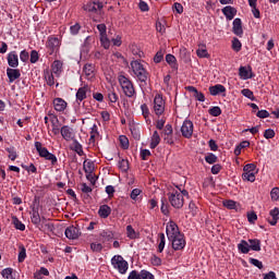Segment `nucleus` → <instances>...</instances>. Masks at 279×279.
Here are the masks:
<instances>
[{"label": "nucleus", "instance_id": "obj_1", "mask_svg": "<svg viewBox=\"0 0 279 279\" xmlns=\"http://www.w3.org/2000/svg\"><path fill=\"white\" fill-rule=\"evenodd\" d=\"M131 69L137 80L142 84V86H147V82H150L151 74L147 72L145 65L141 62V60H134L131 62Z\"/></svg>", "mask_w": 279, "mask_h": 279}, {"label": "nucleus", "instance_id": "obj_2", "mask_svg": "<svg viewBox=\"0 0 279 279\" xmlns=\"http://www.w3.org/2000/svg\"><path fill=\"white\" fill-rule=\"evenodd\" d=\"M118 82L125 97H129V98L136 97V89L134 88V83L132 82V80H130V77L123 74H120L118 76Z\"/></svg>", "mask_w": 279, "mask_h": 279}, {"label": "nucleus", "instance_id": "obj_3", "mask_svg": "<svg viewBox=\"0 0 279 279\" xmlns=\"http://www.w3.org/2000/svg\"><path fill=\"white\" fill-rule=\"evenodd\" d=\"M111 265L113 269H117L119 274H128V269L130 268V264H128V260L123 258L121 255H114L111 258Z\"/></svg>", "mask_w": 279, "mask_h": 279}, {"label": "nucleus", "instance_id": "obj_4", "mask_svg": "<svg viewBox=\"0 0 279 279\" xmlns=\"http://www.w3.org/2000/svg\"><path fill=\"white\" fill-rule=\"evenodd\" d=\"M60 39L53 35H50L46 41L48 56H58V51H60Z\"/></svg>", "mask_w": 279, "mask_h": 279}, {"label": "nucleus", "instance_id": "obj_5", "mask_svg": "<svg viewBox=\"0 0 279 279\" xmlns=\"http://www.w3.org/2000/svg\"><path fill=\"white\" fill-rule=\"evenodd\" d=\"M168 199L173 208L180 209L182 206H184V198L178 190L168 193Z\"/></svg>", "mask_w": 279, "mask_h": 279}, {"label": "nucleus", "instance_id": "obj_6", "mask_svg": "<svg viewBox=\"0 0 279 279\" xmlns=\"http://www.w3.org/2000/svg\"><path fill=\"white\" fill-rule=\"evenodd\" d=\"M171 242L172 250L174 252H180V250H184L186 247V238L184 233H180L179 235H174L173 238L168 239Z\"/></svg>", "mask_w": 279, "mask_h": 279}, {"label": "nucleus", "instance_id": "obj_7", "mask_svg": "<svg viewBox=\"0 0 279 279\" xmlns=\"http://www.w3.org/2000/svg\"><path fill=\"white\" fill-rule=\"evenodd\" d=\"M166 234L169 239H172L173 236H178L179 234H182V232H180V227H178V223H175V221L170 220L167 226H166Z\"/></svg>", "mask_w": 279, "mask_h": 279}, {"label": "nucleus", "instance_id": "obj_8", "mask_svg": "<svg viewBox=\"0 0 279 279\" xmlns=\"http://www.w3.org/2000/svg\"><path fill=\"white\" fill-rule=\"evenodd\" d=\"M154 111L157 117L163 114L165 112V99H162V95L157 94L154 99Z\"/></svg>", "mask_w": 279, "mask_h": 279}, {"label": "nucleus", "instance_id": "obj_9", "mask_svg": "<svg viewBox=\"0 0 279 279\" xmlns=\"http://www.w3.org/2000/svg\"><path fill=\"white\" fill-rule=\"evenodd\" d=\"M102 9L104 2L92 1L83 5V10H85V12H92L93 14H97V12L101 11Z\"/></svg>", "mask_w": 279, "mask_h": 279}, {"label": "nucleus", "instance_id": "obj_10", "mask_svg": "<svg viewBox=\"0 0 279 279\" xmlns=\"http://www.w3.org/2000/svg\"><path fill=\"white\" fill-rule=\"evenodd\" d=\"M193 121L191 120H184L182 126H181V133L184 138H191L193 136Z\"/></svg>", "mask_w": 279, "mask_h": 279}, {"label": "nucleus", "instance_id": "obj_11", "mask_svg": "<svg viewBox=\"0 0 279 279\" xmlns=\"http://www.w3.org/2000/svg\"><path fill=\"white\" fill-rule=\"evenodd\" d=\"M60 134L68 143L75 141V132H73V129L69 125H63L60 130Z\"/></svg>", "mask_w": 279, "mask_h": 279}, {"label": "nucleus", "instance_id": "obj_12", "mask_svg": "<svg viewBox=\"0 0 279 279\" xmlns=\"http://www.w3.org/2000/svg\"><path fill=\"white\" fill-rule=\"evenodd\" d=\"M239 75H240V80H252V77H255L254 72H252V68L248 66H243L241 65L239 68Z\"/></svg>", "mask_w": 279, "mask_h": 279}, {"label": "nucleus", "instance_id": "obj_13", "mask_svg": "<svg viewBox=\"0 0 279 279\" xmlns=\"http://www.w3.org/2000/svg\"><path fill=\"white\" fill-rule=\"evenodd\" d=\"M66 239H70L71 241H75V239H80V229L75 226H70L65 229L64 232Z\"/></svg>", "mask_w": 279, "mask_h": 279}, {"label": "nucleus", "instance_id": "obj_14", "mask_svg": "<svg viewBox=\"0 0 279 279\" xmlns=\"http://www.w3.org/2000/svg\"><path fill=\"white\" fill-rule=\"evenodd\" d=\"M88 93H90V86L84 85L83 87H80L76 92V101L82 104V101L86 99Z\"/></svg>", "mask_w": 279, "mask_h": 279}, {"label": "nucleus", "instance_id": "obj_15", "mask_svg": "<svg viewBox=\"0 0 279 279\" xmlns=\"http://www.w3.org/2000/svg\"><path fill=\"white\" fill-rule=\"evenodd\" d=\"M232 32L235 36H239V38H243V22L241 19L236 17L233 20Z\"/></svg>", "mask_w": 279, "mask_h": 279}, {"label": "nucleus", "instance_id": "obj_16", "mask_svg": "<svg viewBox=\"0 0 279 279\" xmlns=\"http://www.w3.org/2000/svg\"><path fill=\"white\" fill-rule=\"evenodd\" d=\"M185 89L187 90V93H192L193 97L196 99V101H206V96L204 95V93L197 90V87L195 86H186Z\"/></svg>", "mask_w": 279, "mask_h": 279}, {"label": "nucleus", "instance_id": "obj_17", "mask_svg": "<svg viewBox=\"0 0 279 279\" xmlns=\"http://www.w3.org/2000/svg\"><path fill=\"white\" fill-rule=\"evenodd\" d=\"M7 62L11 69H17L19 68V54L16 51H11L8 53Z\"/></svg>", "mask_w": 279, "mask_h": 279}, {"label": "nucleus", "instance_id": "obj_18", "mask_svg": "<svg viewBox=\"0 0 279 279\" xmlns=\"http://www.w3.org/2000/svg\"><path fill=\"white\" fill-rule=\"evenodd\" d=\"M7 77H9V82L10 84H12L13 82H16V80H19L21 77V70L16 69V68H8L7 69Z\"/></svg>", "mask_w": 279, "mask_h": 279}, {"label": "nucleus", "instance_id": "obj_19", "mask_svg": "<svg viewBox=\"0 0 279 279\" xmlns=\"http://www.w3.org/2000/svg\"><path fill=\"white\" fill-rule=\"evenodd\" d=\"M112 214V208L108 205H100L98 215L101 219H108Z\"/></svg>", "mask_w": 279, "mask_h": 279}, {"label": "nucleus", "instance_id": "obj_20", "mask_svg": "<svg viewBox=\"0 0 279 279\" xmlns=\"http://www.w3.org/2000/svg\"><path fill=\"white\" fill-rule=\"evenodd\" d=\"M53 106H54V110H57V112H64L66 110L68 104L62 98H54Z\"/></svg>", "mask_w": 279, "mask_h": 279}, {"label": "nucleus", "instance_id": "obj_21", "mask_svg": "<svg viewBox=\"0 0 279 279\" xmlns=\"http://www.w3.org/2000/svg\"><path fill=\"white\" fill-rule=\"evenodd\" d=\"M209 93L213 97H217V95H221V93H226V86H223L221 84L210 86Z\"/></svg>", "mask_w": 279, "mask_h": 279}, {"label": "nucleus", "instance_id": "obj_22", "mask_svg": "<svg viewBox=\"0 0 279 279\" xmlns=\"http://www.w3.org/2000/svg\"><path fill=\"white\" fill-rule=\"evenodd\" d=\"M166 62L169 64L170 69H172V71H178L179 65H178V59H175V56L168 53L166 56Z\"/></svg>", "mask_w": 279, "mask_h": 279}, {"label": "nucleus", "instance_id": "obj_23", "mask_svg": "<svg viewBox=\"0 0 279 279\" xmlns=\"http://www.w3.org/2000/svg\"><path fill=\"white\" fill-rule=\"evenodd\" d=\"M222 14L226 16V19L228 21H232V19H234V16H236V9H234L232 7H225L222 9Z\"/></svg>", "mask_w": 279, "mask_h": 279}, {"label": "nucleus", "instance_id": "obj_24", "mask_svg": "<svg viewBox=\"0 0 279 279\" xmlns=\"http://www.w3.org/2000/svg\"><path fill=\"white\" fill-rule=\"evenodd\" d=\"M250 242L241 240L238 244V252H240V254H250Z\"/></svg>", "mask_w": 279, "mask_h": 279}, {"label": "nucleus", "instance_id": "obj_25", "mask_svg": "<svg viewBox=\"0 0 279 279\" xmlns=\"http://www.w3.org/2000/svg\"><path fill=\"white\" fill-rule=\"evenodd\" d=\"M35 149L37 154H39L40 158H45L49 154V149L47 147H43V143L40 142H35Z\"/></svg>", "mask_w": 279, "mask_h": 279}, {"label": "nucleus", "instance_id": "obj_26", "mask_svg": "<svg viewBox=\"0 0 279 279\" xmlns=\"http://www.w3.org/2000/svg\"><path fill=\"white\" fill-rule=\"evenodd\" d=\"M248 247L252 252H260V240L258 239H248Z\"/></svg>", "mask_w": 279, "mask_h": 279}, {"label": "nucleus", "instance_id": "obj_27", "mask_svg": "<svg viewBox=\"0 0 279 279\" xmlns=\"http://www.w3.org/2000/svg\"><path fill=\"white\" fill-rule=\"evenodd\" d=\"M52 75H57V77H60V73H62V61L56 60L52 63Z\"/></svg>", "mask_w": 279, "mask_h": 279}, {"label": "nucleus", "instance_id": "obj_28", "mask_svg": "<svg viewBox=\"0 0 279 279\" xmlns=\"http://www.w3.org/2000/svg\"><path fill=\"white\" fill-rule=\"evenodd\" d=\"M158 145H160V134H158V131H154L150 141V149H156Z\"/></svg>", "mask_w": 279, "mask_h": 279}, {"label": "nucleus", "instance_id": "obj_29", "mask_svg": "<svg viewBox=\"0 0 279 279\" xmlns=\"http://www.w3.org/2000/svg\"><path fill=\"white\" fill-rule=\"evenodd\" d=\"M83 73H85L86 77H93L95 75V65L86 63L83 68Z\"/></svg>", "mask_w": 279, "mask_h": 279}, {"label": "nucleus", "instance_id": "obj_30", "mask_svg": "<svg viewBox=\"0 0 279 279\" xmlns=\"http://www.w3.org/2000/svg\"><path fill=\"white\" fill-rule=\"evenodd\" d=\"M118 167L122 173H128L130 170V161L128 159H120L118 162Z\"/></svg>", "mask_w": 279, "mask_h": 279}, {"label": "nucleus", "instance_id": "obj_31", "mask_svg": "<svg viewBox=\"0 0 279 279\" xmlns=\"http://www.w3.org/2000/svg\"><path fill=\"white\" fill-rule=\"evenodd\" d=\"M19 255H17V262L19 263H25V259L27 258V250L24 245L19 246Z\"/></svg>", "mask_w": 279, "mask_h": 279}, {"label": "nucleus", "instance_id": "obj_32", "mask_svg": "<svg viewBox=\"0 0 279 279\" xmlns=\"http://www.w3.org/2000/svg\"><path fill=\"white\" fill-rule=\"evenodd\" d=\"M158 239H159V244H158L157 251L159 252V254H162V252H165V245L167 244V239L165 238V233H159Z\"/></svg>", "mask_w": 279, "mask_h": 279}, {"label": "nucleus", "instance_id": "obj_33", "mask_svg": "<svg viewBox=\"0 0 279 279\" xmlns=\"http://www.w3.org/2000/svg\"><path fill=\"white\" fill-rule=\"evenodd\" d=\"M12 223L15 228V230H20L21 232H25V223L20 221L16 216L12 217Z\"/></svg>", "mask_w": 279, "mask_h": 279}, {"label": "nucleus", "instance_id": "obj_34", "mask_svg": "<svg viewBox=\"0 0 279 279\" xmlns=\"http://www.w3.org/2000/svg\"><path fill=\"white\" fill-rule=\"evenodd\" d=\"M126 236L131 240L138 239V233H136V230H134L132 225L126 226Z\"/></svg>", "mask_w": 279, "mask_h": 279}, {"label": "nucleus", "instance_id": "obj_35", "mask_svg": "<svg viewBox=\"0 0 279 279\" xmlns=\"http://www.w3.org/2000/svg\"><path fill=\"white\" fill-rule=\"evenodd\" d=\"M83 169L85 173H93L95 171V163L93 161H87L86 160L83 162Z\"/></svg>", "mask_w": 279, "mask_h": 279}, {"label": "nucleus", "instance_id": "obj_36", "mask_svg": "<svg viewBox=\"0 0 279 279\" xmlns=\"http://www.w3.org/2000/svg\"><path fill=\"white\" fill-rule=\"evenodd\" d=\"M248 5L252 9L254 17L260 19V10H258V8H256V1H248Z\"/></svg>", "mask_w": 279, "mask_h": 279}, {"label": "nucleus", "instance_id": "obj_37", "mask_svg": "<svg viewBox=\"0 0 279 279\" xmlns=\"http://www.w3.org/2000/svg\"><path fill=\"white\" fill-rule=\"evenodd\" d=\"M222 206H225V208H228V210H235L236 202H234L232 199H227V201L222 202Z\"/></svg>", "mask_w": 279, "mask_h": 279}, {"label": "nucleus", "instance_id": "obj_38", "mask_svg": "<svg viewBox=\"0 0 279 279\" xmlns=\"http://www.w3.org/2000/svg\"><path fill=\"white\" fill-rule=\"evenodd\" d=\"M100 236L105 240V241H112L114 239V233H112V231L110 230H104L100 233Z\"/></svg>", "mask_w": 279, "mask_h": 279}, {"label": "nucleus", "instance_id": "obj_39", "mask_svg": "<svg viewBox=\"0 0 279 279\" xmlns=\"http://www.w3.org/2000/svg\"><path fill=\"white\" fill-rule=\"evenodd\" d=\"M5 151H8L10 160L14 161L19 157V155H16V148L14 146L5 148Z\"/></svg>", "mask_w": 279, "mask_h": 279}, {"label": "nucleus", "instance_id": "obj_40", "mask_svg": "<svg viewBox=\"0 0 279 279\" xmlns=\"http://www.w3.org/2000/svg\"><path fill=\"white\" fill-rule=\"evenodd\" d=\"M242 180H246L247 182H256V174H254V172H244L242 173Z\"/></svg>", "mask_w": 279, "mask_h": 279}, {"label": "nucleus", "instance_id": "obj_41", "mask_svg": "<svg viewBox=\"0 0 279 279\" xmlns=\"http://www.w3.org/2000/svg\"><path fill=\"white\" fill-rule=\"evenodd\" d=\"M44 158L51 162L52 167H56V165H58V157H56V155L50 151H48V154Z\"/></svg>", "mask_w": 279, "mask_h": 279}, {"label": "nucleus", "instance_id": "obj_42", "mask_svg": "<svg viewBox=\"0 0 279 279\" xmlns=\"http://www.w3.org/2000/svg\"><path fill=\"white\" fill-rule=\"evenodd\" d=\"M217 160H219V158L217 157V155L209 153L207 154V156L205 157V161L208 165H215V162H217Z\"/></svg>", "mask_w": 279, "mask_h": 279}, {"label": "nucleus", "instance_id": "obj_43", "mask_svg": "<svg viewBox=\"0 0 279 279\" xmlns=\"http://www.w3.org/2000/svg\"><path fill=\"white\" fill-rule=\"evenodd\" d=\"M100 44L104 49H110V39L108 38V35L100 36Z\"/></svg>", "mask_w": 279, "mask_h": 279}, {"label": "nucleus", "instance_id": "obj_44", "mask_svg": "<svg viewBox=\"0 0 279 279\" xmlns=\"http://www.w3.org/2000/svg\"><path fill=\"white\" fill-rule=\"evenodd\" d=\"M162 215H169V203L167 202V198H161V208H160Z\"/></svg>", "mask_w": 279, "mask_h": 279}, {"label": "nucleus", "instance_id": "obj_45", "mask_svg": "<svg viewBox=\"0 0 279 279\" xmlns=\"http://www.w3.org/2000/svg\"><path fill=\"white\" fill-rule=\"evenodd\" d=\"M241 95H243V97H246L247 99H251V101H254L255 99L254 92H252L250 88L242 89Z\"/></svg>", "mask_w": 279, "mask_h": 279}, {"label": "nucleus", "instance_id": "obj_46", "mask_svg": "<svg viewBox=\"0 0 279 279\" xmlns=\"http://www.w3.org/2000/svg\"><path fill=\"white\" fill-rule=\"evenodd\" d=\"M141 110L144 119L146 120V123L149 122V107H147L146 104H143L141 106Z\"/></svg>", "mask_w": 279, "mask_h": 279}, {"label": "nucleus", "instance_id": "obj_47", "mask_svg": "<svg viewBox=\"0 0 279 279\" xmlns=\"http://www.w3.org/2000/svg\"><path fill=\"white\" fill-rule=\"evenodd\" d=\"M31 221L34 223V226H40V214L38 211H33Z\"/></svg>", "mask_w": 279, "mask_h": 279}, {"label": "nucleus", "instance_id": "obj_48", "mask_svg": "<svg viewBox=\"0 0 279 279\" xmlns=\"http://www.w3.org/2000/svg\"><path fill=\"white\" fill-rule=\"evenodd\" d=\"M108 99L110 104H117V101H119V95H117L113 89H109Z\"/></svg>", "mask_w": 279, "mask_h": 279}, {"label": "nucleus", "instance_id": "obj_49", "mask_svg": "<svg viewBox=\"0 0 279 279\" xmlns=\"http://www.w3.org/2000/svg\"><path fill=\"white\" fill-rule=\"evenodd\" d=\"M243 47V45L241 44V40H239V38L234 37L232 40V49L233 51H241V48Z\"/></svg>", "mask_w": 279, "mask_h": 279}, {"label": "nucleus", "instance_id": "obj_50", "mask_svg": "<svg viewBox=\"0 0 279 279\" xmlns=\"http://www.w3.org/2000/svg\"><path fill=\"white\" fill-rule=\"evenodd\" d=\"M120 144L122 149H129L130 148V140L125 135H120Z\"/></svg>", "mask_w": 279, "mask_h": 279}, {"label": "nucleus", "instance_id": "obj_51", "mask_svg": "<svg viewBox=\"0 0 279 279\" xmlns=\"http://www.w3.org/2000/svg\"><path fill=\"white\" fill-rule=\"evenodd\" d=\"M161 136H173V126L171 124H167L161 132Z\"/></svg>", "mask_w": 279, "mask_h": 279}, {"label": "nucleus", "instance_id": "obj_52", "mask_svg": "<svg viewBox=\"0 0 279 279\" xmlns=\"http://www.w3.org/2000/svg\"><path fill=\"white\" fill-rule=\"evenodd\" d=\"M208 113L210 114V117H220L221 108L218 106L211 107L209 108Z\"/></svg>", "mask_w": 279, "mask_h": 279}, {"label": "nucleus", "instance_id": "obj_53", "mask_svg": "<svg viewBox=\"0 0 279 279\" xmlns=\"http://www.w3.org/2000/svg\"><path fill=\"white\" fill-rule=\"evenodd\" d=\"M81 29H82V26L80 25V23H76L70 27V34L72 36H77Z\"/></svg>", "mask_w": 279, "mask_h": 279}, {"label": "nucleus", "instance_id": "obj_54", "mask_svg": "<svg viewBox=\"0 0 279 279\" xmlns=\"http://www.w3.org/2000/svg\"><path fill=\"white\" fill-rule=\"evenodd\" d=\"M248 263L251 264V265H253L254 267H257V269H263V262H260V260H258V259H256V258H253V257H250L248 258Z\"/></svg>", "mask_w": 279, "mask_h": 279}, {"label": "nucleus", "instance_id": "obj_55", "mask_svg": "<svg viewBox=\"0 0 279 279\" xmlns=\"http://www.w3.org/2000/svg\"><path fill=\"white\" fill-rule=\"evenodd\" d=\"M29 60H31V64H36V62H38V60H40V54H38V52L36 50H32Z\"/></svg>", "mask_w": 279, "mask_h": 279}, {"label": "nucleus", "instance_id": "obj_56", "mask_svg": "<svg viewBox=\"0 0 279 279\" xmlns=\"http://www.w3.org/2000/svg\"><path fill=\"white\" fill-rule=\"evenodd\" d=\"M270 198H271L272 202H278V199H279V187H274L270 191Z\"/></svg>", "mask_w": 279, "mask_h": 279}, {"label": "nucleus", "instance_id": "obj_57", "mask_svg": "<svg viewBox=\"0 0 279 279\" xmlns=\"http://www.w3.org/2000/svg\"><path fill=\"white\" fill-rule=\"evenodd\" d=\"M13 271H14V269H12V268H4L1 274H2L3 278L12 279L13 278L12 277Z\"/></svg>", "mask_w": 279, "mask_h": 279}, {"label": "nucleus", "instance_id": "obj_58", "mask_svg": "<svg viewBox=\"0 0 279 279\" xmlns=\"http://www.w3.org/2000/svg\"><path fill=\"white\" fill-rule=\"evenodd\" d=\"M141 279H154V275L149 272L148 270H141L140 272Z\"/></svg>", "mask_w": 279, "mask_h": 279}, {"label": "nucleus", "instance_id": "obj_59", "mask_svg": "<svg viewBox=\"0 0 279 279\" xmlns=\"http://www.w3.org/2000/svg\"><path fill=\"white\" fill-rule=\"evenodd\" d=\"M196 54L199 58H209L210 57V54H208V50L206 48L197 49Z\"/></svg>", "mask_w": 279, "mask_h": 279}, {"label": "nucleus", "instance_id": "obj_60", "mask_svg": "<svg viewBox=\"0 0 279 279\" xmlns=\"http://www.w3.org/2000/svg\"><path fill=\"white\" fill-rule=\"evenodd\" d=\"M172 10H173V12H177V14H182V12H184V7H182L181 3L175 2V3L172 5Z\"/></svg>", "mask_w": 279, "mask_h": 279}, {"label": "nucleus", "instance_id": "obj_61", "mask_svg": "<svg viewBox=\"0 0 279 279\" xmlns=\"http://www.w3.org/2000/svg\"><path fill=\"white\" fill-rule=\"evenodd\" d=\"M20 60L22 62H28V60H29V52H27V50H22L20 52Z\"/></svg>", "mask_w": 279, "mask_h": 279}, {"label": "nucleus", "instance_id": "obj_62", "mask_svg": "<svg viewBox=\"0 0 279 279\" xmlns=\"http://www.w3.org/2000/svg\"><path fill=\"white\" fill-rule=\"evenodd\" d=\"M276 136V131L274 129H268L264 132V138H274Z\"/></svg>", "mask_w": 279, "mask_h": 279}, {"label": "nucleus", "instance_id": "obj_63", "mask_svg": "<svg viewBox=\"0 0 279 279\" xmlns=\"http://www.w3.org/2000/svg\"><path fill=\"white\" fill-rule=\"evenodd\" d=\"M128 279H141V272L138 274V271L132 270V271L129 274Z\"/></svg>", "mask_w": 279, "mask_h": 279}, {"label": "nucleus", "instance_id": "obj_64", "mask_svg": "<svg viewBox=\"0 0 279 279\" xmlns=\"http://www.w3.org/2000/svg\"><path fill=\"white\" fill-rule=\"evenodd\" d=\"M264 279H278V277L276 276V274L274 271H269L267 274H264Z\"/></svg>", "mask_w": 279, "mask_h": 279}]
</instances>
